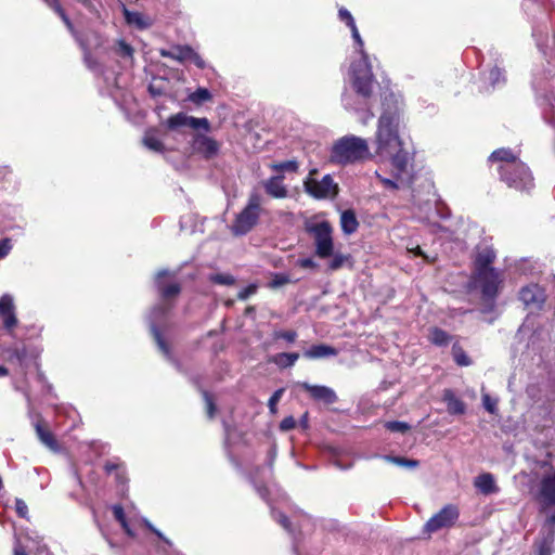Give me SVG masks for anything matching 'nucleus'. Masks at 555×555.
Listing matches in <instances>:
<instances>
[{"label":"nucleus","instance_id":"1","mask_svg":"<svg viewBox=\"0 0 555 555\" xmlns=\"http://www.w3.org/2000/svg\"><path fill=\"white\" fill-rule=\"evenodd\" d=\"M358 59L352 61L349 69V77L352 89L356 94L344 92L341 95V102L346 109L353 111L356 113L364 112L365 117L362 119L363 124L373 117V113L369 107V100L373 94L376 80L372 73V65L369 61V55L360 48H356Z\"/></svg>","mask_w":555,"mask_h":555},{"label":"nucleus","instance_id":"2","mask_svg":"<svg viewBox=\"0 0 555 555\" xmlns=\"http://www.w3.org/2000/svg\"><path fill=\"white\" fill-rule=\"evenodd\" d=\"M402 105L400 94L388 92L383 95L382 114L374 135L375 153L379 157L393 154L402 147L403 142L400 137Z\"/></svg>","mask_w":555,"mask_h":555},{"label":"nucleus","instance_id":"3","mask_svg":"<svg viewBox=\"0 0 555 555\" xmlns=\"http://www.w3.org/2000/svg\"><path fill=\"white\" fill-rule=\"evenodd\" d=\"M173 275H175V273H171L170 271H168L166 269L159 270L156 273L155 285H156V288L160 296L162 301L158 305H156L155 307H153V309L151 310V312L147 317V320H149L151 333L154 337V340H155L159 351L164 354V357L168 361L177 364V362L171 353L170 347L166 343V340L159 330V325H162L165 322L168 312L172 308V304L170 302L171 298L177 297L181 292V287L178 283L167 284L165 282L166 278L173 276Z\"/></svg>","mask_w":555,"mask_h":555},{"label":"nucleus","instance_id":"4","mask_svg":"<svg viewBox=\"0 0 555 555\" xmlns=\"http://www.w3.org/2000/svg\"><path fill=\"white\" fill-rule=\"evenodd\" d=\"M491 164H496L500 179L512 189L529 192L534 188V179L530 168L509 149H498L489 156Z\"/></svg>","mask_w":555,"mask_h":555},{"label":"nucleus","instance_id":"5","mask_svg":"<svg viewBox=\"0 0 555 555\" xmlns=\"http://www.w3.org/2000/svg\"><path fill=\"white\" fill-rule=\"evenodd\" d=\"M389 158L390 175L386 177L380 170L375 171L376 178L379 180L384 189L397 191L410 188L414 181L415 171L413 166V157L402 147L393 154L384 155Z\"/></svg>","mask_w":555,"mask_h":555},{"label":"nucleus","instance_id":"6","mask_svg":"<svg viewBox=\"0 0 555 555\" xmlns=\"http://www.w3.org/2000/svg\"><path fill=\"white\" fill-rule=\"evenodd\" d=\"M367 141L356 135L340 138L332 147L330 159L334 164L348 165L369 158Z\"/></svg>","mask_w":555,"mask_h":555},{"label":"nucleus","instance_id":"7","mask_svg":"<svg viewBox=\"0 0 555 555\" xmlns=\"http://www.w3.org/2000/svg\"><path fill=\"white\" fill-rule=\"evenodd\" d=\"M263 198L261 194L254 190L248 196V201L243 210L236 215L231 232L235 235L247 234L258 222Z\"/></svg>","mask_w":555,"mask_h":555},{"label":"nucleus","instance_id":"8","mask_svg":"<svg viewBox=\"0 0 555 555\" xmlns=\"http://www.w3.org/2000/svg\"><path fill=\"white\" fill-rule=\"evenodd\" d=\"M317 172L318 169H311L304 180L305 192L314 199L335 198L339 192L338 184L331 175L323 176L321 180L313 178Z\"/></svg>","mask_w":555,"mask_h":555},{"label":"nucleus","instance_id":"9","mask_svg":"<svg viewBox=\"0 0 555 555\" xmlns=\"http://www.w3.org/2000/svg\"><path fill=\"white\" fill-rule=\"evenodd\" d=\"M306 231L313 236L315 255L320 258H328L333 255L334 242L332 237V225L328 221L309 222Z\"/></svg>","mask_w":555,"mask_h":555},{"label":"nucleus","instance_id":"10","mask_svg":"<svg viewBox=\"0 0 555 555\" xmlns=\"http://www.w3.org/2000/svg\"><path fill=\"white\" fill-rule=\"evenodd\" d=\"M529 349L534 352L532 361L537 366H546L555 359V347L548 332L534 333L531 337Z\"/></svg>","mask_w":555,"mask_h":555},{"label":"nucleus","instance_id":"11","mask_svg":"<svg viewBox=\"0 0 555 555\" xmlns=\"http://www.w3.org/2000/svg\"><path fill=\"white\" fill-rule=\"evenodd\" d=\"M459 517L460 511L457 506L454 504H447L426 521L423 532L430 535L439 530L449 529L455 525Z\"/></svg>","mask_w":555,"mask_h":555},{"label":"nucleus","instance_id":"12","mask_svg":"<svg viewBox=\"0 0 555 555\" xmlns=\"http://www.w3.org/2000/svg\"><path fill=\"white\" fill-rule=\"evenodd\" d=\"M502 274L496 269L475 272V284L481 292L486 302L493 304L502 284Z\"/></svg>","mask_w":555,"mask_h":555},{"label":"nucleus","instance_id":"13","mask_svg":"<svg viewBox=\"0 0 555 555\" xmlns=\"http://www.w3.org/2000/svg\"><path fill=\"white\" fill-rule=\"evenodd\" d=\"M545 470L540 481V499L544 507L555 506V469L548 461L537 462Z\"/></svg>","mask_w":555,"mask_h":555},{"label":"nucleus","instance_id":"14","mask_svg":"<svg viewBox=\"0 0 555 555\" xmlns=\"http://www.w3.org/2000/svg\"><path fill=\"white\" fill-rule=\"evenodd\" d=\"M7 358L10 362L16 363L23 371L29 366H38V358L40 350L36 347H27L25 345L21 347H10L4 350Z\"/></svg>","mask_w":555,"mask_h":555},{"label":"nucleus","instance_id":"15","mask_svg":"<svg viewBox=\"0 0 555 555\" xmlns=\"http://www.w3.org/2000/svg\"><path fill=\"white\" fill-rule=\"evenodd\" d=\"M0 318L2 319L5 332L14 337V330L18 324V319L16 317L14 298L10 294H4L0 297Z\"/></svg>","mask_w":555,"mask_h":555},{"label":"nucleus","instance_id":"16","mask_svg":"<svg viewBox=\"0 0 555 555\" xmlns=\"http://www.w3.org/2000/svg\"><path fill=\"white\" fill-rule=\"evenodd\" d=\"M167 127L170 130H177L183 127L191 128L193 130L203 129L205 132L210 130V124L207 118H197L189 116L185 113H178L170 116L167 119Z\"/></svg>","mask_w":555,"mask_h":555},{"label":"nucleus","instance_id":"17","mask_svg":"<svg viewBox=\"0 0 555 555\" xmlns=\"http://www.w3.org/2000/svg\"><path fill=\"white\" fill-rule=\"evenodd\" d=\"M519 299L527 308L540 309L545 300V294L538 284H530L520 289Z\"/></svg>","mask_w":555,"mask_h":555},{"label":"nucleus","instance_id":"18","mask_svg":"<svg viewBox=\"0 0 555 555\" xmlns=\"http://www.w3.org/2000/svg\"><path fill=\"white\" fill-rule=\"evenodd\" d=\"M192 147L207 159L215 157L219 152V143L216 140L199 133L193 135Z\"/></svg>","mask_w":555,"mask_h":555},{"label":"nucleus","instance_id":"19","mask_svg":"<svg viewBox=\"0 0 555 555\" xmlns=\"http://www.w3.org/2000/svg\"><path fill=\"white\" fill-rule=\"evenodd\" d=\"M299 386L308 391L311 398L315 401L332 404L337 400L335 391L327 386L311 385L307 382L299 383Z\"/></svg>","mask_w":555,"mask_h":555},{"label":"nucleus","instance_id":"20","mask_svg":"<svg viewBox=\"0 0 555 555\" xmlns=\"http://www.w3.org/2000/svg\"><path fill=\"white\" fill-rule=\"evenodd\" d=\"M495 259V251L491 246H480L477 249L475 257V272L493 270L491 267Z\"/></svg>","mask_w":555,"mask_h":555},{"label":"nucleus","instance_id":"21","mask_svg":"<svg viewBox=\"0 0 555 555\" xmlns=\"http://www.w3.org/2000/svg\"><path fill=\"white\" fill-rule=\"evenodd\" d=\"M283 176H273L262 182L266 193L273 198H285L288 195Z\"/></svg>","mask_w":555,"mask_h":555},{"label":"nucleus","instance_id":"22","mask_svg":"<svg viewBox=\"0 0 555 555\" xmlns=\"http://www.w3.org/2000/svg\"><path fill=\"white\" fill-rule=\"evenodd\" d=\"M475 488L482 494L488 495L499 492V487L492 474L483 473L478 475L474 480Z\"/></svg>","mask_w":555,"mask_h":555},{"label":"nucleus","instance_id":"23","mask_svg":"<svg viewBox=\"0 0 555 555\" xmlns=\"http://www.w3.org/2000/svg\"><path fill=\"white\" fill-rule=\"evenodd\" d=\"M338 18L340 22L345 23L350 28L352 39L354 40V43L357 46L356 48H360V50L362 51L364 42L360 36V33L358 30V27L351 13L346 8H340L338 10Z\"/></svg>","mask_w":555,"mask_h":555},{"label":"nucleus","instance_id":"24","mask_svg":"<svg viewBox=\"0 0 555 555\" xmlns=\"http://www.w3.org/2000/svg\"><path fill=\"white\" fill-rule=\"evenodd\" d=\"M443 401L447 404V410L452 415H461L465 413V403L456 398L451 389H446L442 396Z\"/></svg>","mask_w":555,"mask_h":555},{"label":"nucleus","instance_id":"25","mask_svg":"<svg viewBox=\"0 0 555 555\" xmlns=\"http://www.w3.org/2000/svg\"><path fill=\"white\" fill-rule=\"evenodd\" d=\"M122 13L129 25L135 26L138 29H146L152 25L151 20L140 12L130 11L122 4Z\"/></svg>","mask_w":555,"mask_h":555},{"label":"nucleus","instance_id":"26","mask_svg":"<svg viewBox=\"0 0 555 555\" xmlns=\"http://www.w3.org/2000/svg\"><path fill=\"white\" fill-rule=\"evenodd\" d=\"M338 351L328 345L320 344L313 345L305 350L304 357L308 359H322L337 356Z\"/></svg>","mask_w":555,"mask_h":555},{"label":"nucleus","instance_id":"27","mask_svg":"<svg viewBox=\"0 0 555 555\" xmlns=\"http://www.w3.org/2000/svg\"><path fill=\"white\" fill-rule=\"evenodd\" d=\"M485 81H487L492 89L504 86L506 82L504 68L501 67L499 63H495L485 76Z\"/></svg>","mask_w":555,"mask_h":555},{"label":"nucleus","instance_id":"28","mask_svg":"<svg viewBox=\"0 0 555 555\" xmlns=\"http://www.w3.org/2000/svg\"><path fill=\"white\" fill-rule=\"evenodd\" d=\"M340 227L341 231L347 234H353L359 227L356 214L351 209L344 210L340 215Z\"/></svg>","mask_w":555,"mask_h":555},{"label":"nucleus","instance_id":"29","mask_svg":"<svg viewBox=\"0 0 555 555\" xmlns=\"http://www.w3.org/2000/svg\"><path fill=\"white\" fill-rule=\"evenodd\" d=\"M143 145L155 153H163L165 151V146L163 141L158 138L156 130L150 129L145 131L143 139Z\"/></svg>","mask_w":555,"mask_h":555},{"label":"nucleus","instance_id":"30","mask_svg":"<svg viewBox=\"0 0 555 555\" xmlns=\"http://www.w3.org/2000/svg\"><path fill=\"white\" fill-rule=\"evenodd\" d=\"M190 46H175L170 50L162 49L159 51L163 57H168L180 63L188 62V52Z\"/></svg>","mask_w":555,"mask_h":555},{"label":"nucleus","instance_id":"31","mask_svg":"<svg viewBox=\"0 0 555 555\" xmlns=\"http://www.w3.org/2000/svg\"><path fill=\"white\" fill-rule=\"evenodd\" d=\"M299 359L297 352H281L272 357L271 362L281 369L291 367Z\"/></svg>","mask_w":555,"mask_h":555},{"label":"nucleus","instance_id":"32","mask_svg":"<svg viewBox=\"0 0 555 555\" xmlns=\"http://www.w3.org/2000/svg\"><path fill=\"white\" fill-rule=\"evenodd\" d=\"M36 433H37V436H38L39 440L47 448H49L50 450H52L54 452L59 450L57 442H56V440L54 439L53 435L50 431L44 430L41 425L37 424L36 425Z\"/></svg>","mask_w":555,"mask_h":555},{"label":"nucleus","instance_id":"33","mask_svg":"<svg viewBox=\"0 0 555 555\" xmlns=\"http://www.w3.org/2000/svg\"><path fill=\"white\" fill-rule=\"evenodd\" d=\"M429 339L437 346H447L451 341V336L446 331L436 327L430 331Z\"/></svg>","mask_w":555,"mask_h":555},{"label":"nucleus","instance_id":"34","mask_svg":"<svg viewBox=\"0 0 555 555\" xmlns=\"http://www.w3.org/2000/svg\"><path fill=\"white\" fill-rule=\"evenodd\" d=\"M48 5L53 9L62 18L68 30L74 34V25L65 13L59 0H47Z\"/></svg>","mask_w":555,"mask_h":555},{"label":"nucleus","instance_id":"35","mask_svg":"<svg viewBox=\"0 0 555 555\" xmlns=\"http://www.w3.org/2000/svg\"><path fill=\"white\" fill-rule=\"evenodd\" d=\"M383 459L391 464H396L401 467L405 468H416L418 466V461L416 460H410L401 456H392V455H384Z\"/></svg>","mask_w":555,"mask_h":555},{"label":"nucleus","instance_id":"36","mask_svg":"<svg viewBox=\"0 0 555 555\" xmlns=\"http://www.w3.org/2000/svg\"><path fill=\"white\" fill-rule=\"evenodd\" d=\"M211 99V93L206 88H198L189 95V100L195 104H202Z\"/></svg>","mask_w":555,"mask_h":555},{"label":"nucleus","instance_id":"37","mask_svg":"<svg viewBox=\"0 0 555 555\" xmlns=\"http://www.w3.org/2000/svg\"><path fill=\"white\" fill-rule=\"evenodd\" d=\"M554 533L551 532L538 545V555H552Z\"/></svg>","mask_w":555,"mask_h":555},{"label":"nucleus","instance_id":"38","mask_svg":"<svg viewBox=\"0 0 555 555\" xmlns=\"http://www.w3.org/2000/svg\"><path fill=\"white\" fill-rule=\"evenodd\" d=\"M452 353H453V359L457 365L468 366L472 363L469 357L465 353V351L461 347L454 345L452 348Z\"/></svg>","mask_w":555,"mask_h":555},{"label":"nucleus","instance_id":"39","mask_svg":"<svg viewBox=\"0 0 555 555\" xmlns=\"http://www.w3.org/2000/svg\"><path fill=\"white\" fill-rule=\"evenodd\" d=\"M209 281L219 285H233L235 283V279L233 275L229 273H215L209 276Z\"/></svg>","mask_w":555,"mask_h":555},{"label":"nucleus","instance_id":"40","mask_svg":"<svg viewBox=\"0 0 555 555\" xmlns=\"http://www.w3.org/2000/svg\"><path fill=\"white\" fill-rule=\"evenodd\" d=\"M115 52L121 57L132 59L133 56V48L122 39L116 42Z\"/></svg>","mask_w":555,"mask_h":555},{"label":"nucleus","instance_id":"41","mask_svg":"<svg viewBox=\"0 0 555 555\" xmlns=\"http://www.w3.org/2000/svg\"><path fill=\"white\" fill-rule=\"evenodd\" d=\"M526 393L532 403H538L542 400L543 388L539 384H537V385L532 384L527 387Z\"/></svg>","mask_w":555,"mask_h":555},{"label":"nucleus","instance_id":"42","mask_svg":"<svg viewBox=\"0 0 555 555\" xmlns=\"http://www.w3.org/2000/svg\"><path fill=\"white\" fill-rule=\"evenodd\" d=\"M271 168L275 171H289L296 172L298 170V163L294 159L285 160L282 163L271 165Z\"/></svg>","mask_w":555,"mask_h":555},{"label":"nucleus","instance_id":"43","mask_svg":"<svg viewBox=\"0 0 555 555\" xmlns=\"http://www.w3.org/2000/svg\"><path fill=\"white\" fill-rule=\"evenodd\" d=\"M113 513H114L115 518L120 522V525L122 526V528L127 532V534L128 535H133V532L131 531V529L129 528V526L127 524L126 516H125L122 507L120 505H115L113 507Z\"/></svg>","mask_w":555,"mask_h":555},{"label":"nucleus","instance_id":"44","mask_svg":"<svg viewBox=\"0 0 555 555\" xmlns=\"http://www.w3.org/2000/svg\"><path fill=\"white\" fill-rule=\"evenodd\" d=\"M385 427L392 433H406L410 429V425L405 422L390 421L385 424Z\"/></svg>","mask_w":555,"mask_h":555},{"label":"nucleus","instance_id":"45","mask_svg":"<svg viewBox=\"0 0 555 555\" xmlns=\"http://www.w3.org/2000/svg\"><path fill=\"white\" fill-rule=\"evenodd\" d=\"M27 548L30 552L35 551L36 555H51L42 540L37 541L35 539H31V545H27Z\"/></svg>","mask_w":555,"mask_h":555},{"label":"nucleus","instance_id":"46","mask_svg":"<svg viewBox=\"0 0 555 555\" xmlns=\"http://www.w3.org/2000/svg\"><path fill=\"white\" fill-rule=\"evenodd\" d=\"M283 393H284V389L280 388V389H276L273 392V395L270 397L269 402H268V408L272 414L276 413V411H278L276 405H278L279 401L281 400Z\"/></svg>","mask_w":555,"mask_h":555},{"label":"nucleus","instance_id":"47","mask_svg":"<svg viewBox=\"0 0 555 555\" xmlns=\"http://www.w3.org/2000/svg\"><path fill=\"white\" fill-rule=\"evenodd\" d=\"M271 515L286 531L291 532V522L283 513L272 508Z\"/></svg>","mask_w":555,"mask_h":555},{"label":"nucleus","instance_id":"48","mask_svg":"<svg viewBox=\"0 0 555 555\" xmlns=\"http://www.w3.org/2000/svg\"><path fill=\"white\" fill-rule=\"evenodd\" d=\"M188 62H192L196 67H198L201 69H204L206 67L205 61L191 47H190V50L188 52Z\"/></svg>","mask_w":555,"mask_h":555},{"label":"nucleus","instance_id":"49","mask_svg":"<svg viewBox=\"0 0 555 555\" xmlns=\"http://www.w3.org/2000/svg\"><path fill=\"white\" fill-rule=\"evenodd\" d=\"M483 408L490 413L495 414L498 400L490 397L489 393H482Z\"/></svg>","mask_w":555,"mask_h":555},{"label":"nucleus","instance_id":"50","mask_svg":"<svg viewBox=\"0 0 555 555\" xmlns=\"http://www.w3.org/2000/svg\"><path fill=\"white\" fill-rule=\"evenodd\" d=\"M202 393H203V398H204V401L206 404L207 416L209 418H212L215 416V412H216V405L214 403V400H212L211 396L206 390H203Z\"/></svg>","mask_w":555,"mask_h":555},{"label":"nucleus","instance_id":"51","mask_svg":"<svg viewBox=\"0 0 555 555\" xmlns=\"http://www.w3.org/2000/svg\"><path fill=\"white\" fill-rule=\"evenodd\" d=\"M333 256V259L330 261L328 263V268L333 271L335 270H338L339 268H341L344 266V263L347 261V256L343 255V254H335V255H332Z\"/></svg>","mask_w":555,"mask_h":555},{"label":"nucleus","instance_id":"52","mask_svg":"<svg viewBox=\"0 0 555 555\" xmlns=\"http://www.w3.org/2000/svg\"><path fill=\"white\" fill-rule=\"evenodd\" d=\"M275 339H284L287 343H294L297 338V333L295 331H279L274 333Z\"/></svg>","mask_w":555,"mask_h":555},{"label":"nucleus","instance_id":"53","mask_svg":"<svg viewBox=\"0 0 555 555\" xmlns=\"http://www.w3.org/2000/svg\"><path fill=\"white\" fill-rule=\"evenodd\" d=\"M257 291V286L255 284H250L244 288H242L238 294H237V298L240 300H246L248 299L251 295H254Z\"/></svg>","mask_w":555,"mask_h":555},{"label":"nucleus","instance_id":"54","mask_svg":"<svg viewBox=\"0 0 555 555\" xmlns=\"http://www.w3.org/2000/svg\"><path fill=\"white\" fill-rule=\"evenodd\" d=\"M15 511L20 517L27 518L28 507L22 499H15Z\"/></svg>","mask_w":555,"mask_h":555},{"label":"nucleus","instance_id":"55","mask_svg":"<svg viewBox=\"0 0 555 555\" xmlns=\"http://www.w3.org/2000/svg\"><path fill=\"white\" fill-rule=\"evenodd\" d=\"M296 424L297 422L293 416H287L283 418L282 422L280 423V429L282 431H288L291 429H294L296 427Z\"/></svg>","mask_w":555,"mask_h":555},{"label":"nucleus","instance_id":"56","mask_svg":"<svg viewBox=\"0 0 555 555\" xmlns=\"http://www.w3.org/2000/svg\"><path fill=\"white\" fill-rule=\"evenodd\" d=\"M76 1L79 2L81 5H83L90 12H96L98 5L100 3L99 0H76Z\"/></svg>","mask_w":555,"mask_h":555},{"label":"nucleus","instance_id":"57","mask_svg":"<svg viewBox=\"0 0 555 555\" xmlns=\"http://www.w3.org/2000/svg\"><path fill=\"white\" fill-rule=\"evenodd\" d=\"M12 248L11 241L8 238L0 241V258L5 257Z\"/></svg>","mask_w":555,"mask_h":555},{"label":"nucleus","instance_id":"58","mask_svg":"<svg viewBox=\"0 0 555 555\" xmlns=\"http://www.w3.org/2000/svg\"><path fill=\"white\" fill-rule=\"evenodd\" d=\"M275 457H276V447L275 446H272L270 448V450L268 451V469H269V475H271L272 473V468H273V463L275 461Z\"/></svg>","mask_w":555,"mask_h":555},{"label":"nucleus","instance_id":"59","mask_svg":"<svg viewBox=\"0 0 555 555\" xmlns=\"http://www.w3.org/2000/svg\"><path fill=\"white\" fill-rule=\"evenodd\" d=\"M297 266L305 269H314L317 263L312 258H301L297 260Z\"/></svg>","mask_w":555,"mask_h":555},{"label":"nucleus","instance_id":"60","mask_svg":"<svg viewBox=\"0 0 555 555\" xmlns=\"http://www.w3.org/2000/svg\"><path fill=\"white\" fill-rule=\"evenodd\" d=\"M251 479V482L254 483L255 486V489L256 491L258 492V494L263 499V500H267V494H268V489L267 487L264 486H260L257 483L256 481V478L254 476L250 477Z\"/></svg>","mask_w":555,"mask_h":555},{"label":"nucleus","instance_id":"61","mask_svg":"<svg viewBox=\"0 0 555 555\" xmlns=\"http://www.w3.org/2000/svg\"><path fill=\"white\" fill-rule=\"evenodd\" d=\"M408 250L415 256H422L428 262H431L435 260V258H429V256L425 255L420 246L408 247Z\"/></svg>","mask_w":555,"mask_h":555},{"label":"nucleus","instance_id":"62","mask_svg":"<svg viewBox=\"0 0 555 555\" xmlns=\"http://www.w3.org/2000/svg\"><path fill=\"white\" fill-rule=\"evenodd\" d=\"M145 526L153 532L155 533L159 539L164 540L166 543L169 544V541L163 535V533L156 529L149 520H145Z\"/></svg>","mask_w":555,"mask_h":555},{"label":"nucleus","instance_id":"63","mask_svg":"<svg viewBox=\"0 0 555 555\" xmlns=\"http://www.w3.org/2000/svg\"><path fill=\"white\" fill-rule=\"evenodd\" d=\"M299 426L306 430L309 427L308 413H305L299 420Z\"/></svg>","mask_w":555,"mask_h":555},{"label":"nucleus","instance_id":"64","mask_svg":"<svg viewBox=\"0 0 555 555\" xmlns=\"http://www.w3.org/2000/svg\"><path fill=\"white\" fill-rule=\"evenodd\" d=\"M546 522L552 527L555 525V512L547 516Z\"/></svg>","mask_w":555,"mask_h":555}]
</instances>
